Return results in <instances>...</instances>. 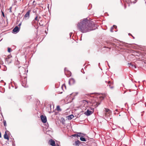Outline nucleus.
Listing matches in <instances>:
<instances>
[{
    "mask_svg": "<svg viewBox=\"0 0 146 146\" xmlns=\"http://www.w3.org/2000/svg\"><path fill=\"white\" fill-rule=\"evenodd\" d=\"M68 75H67V77H69L71 76V73L70 72H68Z\"/></svg>",
    "mask_w": 146,
    "mask_h": 146,
    "instance_id": "24",
    "label": "nucleus"
},
{
    "mask_svg": "<svg viewBox=\"0 0 146 146\" xmlns=\"http://www.w3.org/2000/svg\"><path fill=\"white\" fill-rule=\"evenodd\" d=\"M11 48H8V51L10 52H11Z\"/></svg>",
    "mask_w": 146,
    "mask_h": 146,
    "instance_id": "26",
    "label": "nucleus"
},
{
    "mask_svg": "<svg viewBox=\"0 0 146 146\" xmlns=\"http://www.w3.org/2000/svg\"><path fill=\"white\" fill-rule=\"evenodd\" d=\"M87 111L84 113V114L87 116H89L92 114L94 111V108L90 107L86 110Z\"/></svg>",
    "mask_w": 146,
    "mask_h": 146,
    "instance_id": "3",
    "label": "nucleus"
},
{
    "mask_svg": "<svg viewBox=\"0 0 146 146\" xmlns=\"http://www.w3.org/2000/svg\"><path fill=\"white\" fill-rule=\"evenodd\" d=\"M19 31V28L16 26L13 29V32H17Z\"/></svg>",
    "mask_w": 146,
    "mask_h": 146,
    "instance_id": "14",
    "label": "nucleus"
},
{
    "mask_svg": "<svg viewBox=\"0 0 146 146\" xmlns=\"http://www.w3.org/2000/svg\"><path fill=\"white\" fill-rule=\"evenodd\" d=\"M104 112L106 117H107L110 116L111 114V111L109 109L105 108Z\"/></svg>",
    "mask_w": 146,
    "mask_h": 146,
    "instance_id": "4",
    "label": "nucleus"
},
{
    "mask_svg": "<svg viewBox=\"0 0 146 146\" xmlns=\"http://www.w3.org/2000/svg\"><path fill=\"white\" fill-rule=\"evenodd\" d=\"M1 13H2V15H3V17H5V16L4 13L2 11H1Z\"/></svg>",
    "mask_w": 146,
    "mask_h": 146,
    "instance_id": "28",
    "label": "nucleus"
},
{
    "mask_svg": "<svg viewBox=\"0 0 146 146\" xmlns=\"http://www.w3.org/2000/svg\"><path fill=\"white\" fill-rule=\"evenodd\" d=\"M91 103H92V106L96 107L98 106L100 104V103L96 102H92Z\"/></svg>",
    "mask_w": 146,
    "mask_h": 146,
    "instance_id": "12",
    "label": "nucleus"
},
{
    "mask_svg": "<svg viewBox=\"0 0 146 146\" xmlns=\"http://www.w3.org/2000/svg\"><path fill=\"white\" fill-rule=\"evenodd\" d=\"M104 48H108V47H107V46H104Z\"/></svg>",
    "mask_w": 146,
    "mask_h": 146,
    "instance_id": "30",
    "label": "nucleus"
},
{
    "mask_svg": "<svg viewBox=\"0 0 146 146\" xmlns=\"http://www.w3.org/2000/svg\"><path fill=\"white\" fill-rule=\"evenodd\" d=\"M80 144V141L79 140H77L75 141V144H74V145H75L76 146H79Z\"/></svg>",
    "mask_w": 146,
    "mask_h": 146,
    "instance_id": "15",
    "label": "nucleus"
},
{
    "mask_svg": "<svg viewBox=\"0 0 146 146\" xmlns=\"http://www.w3.org/2000/svg\"><path fill=\"white\" fill-rule=\"evenodd\" d=\"M129 64L130 65L129 67H131L132 69H135L136 68V66L134 63H131Z\"/></svg>",
    "mask_w": 146,
    "mask_h": 146,
    "instance_id": "13",
    "label": "nucleus"
},
{
    "mask_svg": "<svg viewBox=\"0 0 146 146\" xmlns=\"http://www.w3.org/2000/svg\"><path fill=\"white\" fill-rule=\"evenodd\" d=\"M9 132L8 131H5V134L4 135V138L5 139H7V140H9V137L8 136V134L9 133Z\"/></svg>",
    "mask_w": 146,
    "mask_h": 146,
    "instance_id": "9",
    "label": "nucleus"
},
{
    "mask_svg": "<svg viewBox=\"0 0 146 146\" xmlns=\"http://www.w3.org/2000/svg\"><path fill=\"white\" fill-rule=\"evenodd\" d=\"M3 123L4 125L6 127L7 125V123L6 121L5 120H3Z\"/></svg>",
    "mask_w": 146,
    "mask_h": 146,
    "instance_id": "23",
    "label": "nucleus"
},
{
    "mask_svg": "<svg viewBox=\"0 0 146 146\" xmlns=\"http://www.w3.org/2000/svg\"><path fill=\"white\" fill-rule=\"evenodd\" d=\"M75 81L74 79L72 78L70 79L69 81V84L70 85H72L75 83Z\"/></svg>",
    "mask_w": 146,
    "mask_h": 146,
    "instance_id": "8",
    "label": "nucleus"
},
{
    "mask_svg": "<svg viewBox=\"0 0 146 146\" xmlns=\"http://www.w3.org/2000/svg\"><path fill=\"white\" fill-rule=\"evenodd\" d=\"M66 72H65V74H66V75H67V74H66Z\"/></svg>",
    "mask_w": 146,
    "mask_h": 146,
    "instance_id": "34",
    "label": "nucleus"
},
{
    "mask_svg": "<svg viewBox=\"0 0 146 146\" xmlns=\"http://www.w3.org/2000/svg\"><path fill=\"white\" fill-rule=\"evenodd\" d=\"M12 8V7H10L9 8V12L11 13L12 12V11H11Z\"/></svg>",
    "mask_w": 146,
    "mask_h": 146,
    "instance_id": "25",
    "label": "nucleus"
},
{
    "mask_svg": "<svg viewBox=\"0 0 146 146\" xmlns=\"http://www.w3.org/2000/svg\"><path fill=\"white\" fill-rule=\"evenodd\" d=\"M42 121L43 123H46L47 121L46 118V116L42 115L40 116Z\"/></svg>",
    "mask_w": 146,
    "mask_h": 146,
    "instance_id": "6",
    "label": "nucleus"
},
{
    "mask_svg": "<svg viewBox=\"0 0 146 146\" xmlns=\"http://www.w3.org/2000/svg\"><path fill=\"white\" fill-rule=\"evenodd\" d=\"M35 2V1H34L33 2V3H34Z\"/></svg>",
    "mask_w": 146,
    "mask_h": 146,
    "instance_id": "36",
    "label": "nucleus"
},
{
    "mask_svg": "<svg viewBox=\"0 0 146 146\" xmlns=\"http://www.w3.org/2000/svg\"><path fill=\"white\" fill-rule=\"evenodd\" d=\"M100 99L101 100H103L104 99V97L102 96H101L100 97Z\"/></svg>",
    "mask_w": 146,
    "mask_h": 146,
    "instance_id": "29",
    "label": "nucleus"
},
{
    "mask_svg": "<svg viewBox=\"0 0 146 146\" xmlns=\"http://www.w3.org/2000/svg\"><path fill=\"white\" fill-rule=\"evenodd\" d=\"M56 109L57 111H61V110L60 109V107L59 106H57V107L56 108Z\"/></svg>",
    "mask_w": 146,
    "mask_h": 146,
    "instance_id": "22",
    "label": "nucleus"
},
{
    "mask_svg": "<svg viewBox=\"0 0 146 146\" xmlns=\"http://www.w3.org/2000/svg\"><path fill=\"white\" fill-rule=\"evenodd\" d=\"M19 69L20 74H21V73H23L24 72H25V69L23 67H21L19 68Z\"/></svg>",
    "mask_w": 146,
    "mask_h": 146,
    "instance_id": "10",
    "label": "nucleus"
},
{
    "mask_svg": "<svg viewBox=\"0 0 146 146\" xmlns=\"http://www.w3.org/2000/svg\"><path fill=\"white\" fill-rule=\"evenodd\" d=\"M80 140H81V141H86V139L84 137H80Z\"/></svg>",
    "mask_w": 146,
    "mask_h": 146,
    "instance_id": "21",
    "label": "nucleus"
},
{
    "mask_svg": "<svg viewBox=\"0 0 146 146\" xmlns=\"http://www.w3.org/2000/svg\"><path fill=\"white\" fill-rule=\"evenodd\" d=\"M77 28L82 33H86L95 29L93 23L87 19H84L78 23L77 24Z\"/></svg>",
    "mask_w": 146,
    "mask_h": 146,
    "instance_id": "1",
    "label": "nucleus"
},
{
    "mask_svg": "<svg viewBox=\"0 0 146 146\" xmlns=\"http://www.w3.org/2000/svg\"><path fill=\"white\" fill-rule=\"evenodd\" d=\"M110 83V81H109L108 82V84H109Z\"/></svg>",
    "mask_w": 146,
    "mask_h": 146,
    "instance_id": "32",
    "label": "nucleus"
},
{
    "mask_svg": "<svg viewBox=\"0 0 146 146\" xmlns=\"http://www.w3.org/2000/svg\"><path fill=\"white\" fill-rule=\"evenodd\" d=\"M110 88H113V87H110Z\"/></svg>",
    "mask_w": 146,
    "mask_h": 146,
    "instance_id": "35",
    "label": "nucleus"
},
{
    "mask_svg": "<svg viewBox=\"0 0 146 146\" xmlns=\"http://www.w3.org/2000/svg\"><path fill=\"white\" fill-rule=\"evenodd\" d=\"M143 97L142 96H140L139 98L137 97L136 98V100L138 101V102H139L140 101L141 102L143 100Z\"/></svg>",
    "mask_w": 146,
    "mask_h": 146,
    "instance_id": "11",
    "label": "nucleus"
},
{
    "mask_svg": "<svg viewBox=\"0 0 146 146\" xmlns=\"http://www.w3.org/2000/svg\"><path fill=\"white\" fill-rule=\"evenodd\" d=\"M40 18V17H39V19H38V17L37 15L36 17L35 18L34 20H33V23L35 22V20L37 21H39V19Z\"/></svg>",
    "mask_w": 146,
    "mask_h": 146,
    "instance_id": "18",
    "label": "nucleus"
},
{
    "mask_svg": "<svg viewBox=\"0 0 146 146\" xmlns=\"http://www.w3.org/2000/svg\"><path fill=\"white\" fill-rule=\"evenodd\" d=\"M109 48L110 49H111V48Z\"/></svg>",
    "mask_w": 146,
    "mask_h": 146,
    "instance_id": "37",
    "label": "nucleus"
},
{
    "mask_svg": "<svg viewBox=\"0 0 146 146\" xmlns=\"http://www.w3.org/2000/svg\"><path fill=\"white\" fill-rule=\"evenodd\" d=\"M117 27L115 25H113V27H111L110 29V31L111 32H113V27L115 28H116Z\"/></svg>",
    "mask_w": 146,
    "mask_h": 146,
    "instance_id": "20",
    "label": "nucleus"
},
{
    "mask_svg": "<svg viewBox=\"0 0 146 146\" xmlns=\"http://www.w3.org/2000/svg\"><path fill=\"white\" fill-rule=\"evenodd\" d=\"M3 82V80H1V82Z\"/></svg>",
    "mask_w": 146,
    "mask_h": 146,
    "instance_id": "31",
    "label": "nucleus"
},
{
    "mask_svg": "<svg viewBox=\"0 0 146 146\" xmlns=\"http://www.w3.org/2000/svg\"><path fill=\"white\" fill-rule=\"evenodd\" d=\"M48 143L49 144L52 146H56L55 141L52 139L49 140Z\"/></svg>",
    "mask_w": 146,
    "mask_h": 146,
    "instance_id": "7",
    "label": "nucleus"
},
{
    "mask_svg": "<svg viewBox=\"0 0 146 146\" xmlns=\"http://www.w3.org/2000/svg\"><path fill=\"white\" fill-rule=\"evenodd\" d=\"M80 108L83 112L86 111L90 107L88 106V102L86 100H83L80 102Z\"/></svg>",
    "mask_w": 146,
    "mask_h": 146,
    "instance_id": "2",
    "label": "nucleus"
},
{
    "mask_svg": "<svg viewBox=\"0 0 146 146\" xmlns=\"http://www.w3.org/2000/svg\"><path fill=\"white\" fill-rule=\"evenodd\" d=\"M56 146H59V145L58 144H57V145H56Z\"/></svg>",
    "mask_w": 146,
    "mask_h": 146,
    "instance_id": "33",
    "label": "nucleus"
},
{
    "mask_svg": "<svg viewBox=\"0 0 146 146\" xmlns=\"http://www.w3.org/2000/svg\"><path fill=\"white\" fill-rule=\"evenodd\" d=\"M85 134L83 133H78L77 134V137H83L84 136Z\"/></svg>",
    "mask_w": 146,
    "mask_h": 146,
    "instance_id": "16",
    "label": "nucleus"
},
{
    "mask_svg": "<svg viewBox=\"0 0 146 146\" xmlns=\"http://www.w3.org/2000/svg\"><path fill=\"white\" fill-rule=\"evenodd\" d=\"M72 136L73 137H77V134H74L72 135Z\"/></svg>",
    "mask_w": 146,
    "mask_h": 146,
    "instance_id": "27",
    "label": "nucleus"
},
{
    "mask_svg": "<svg viewBox=\"0 0 146 146\" xmlns=\"http://www.w3.org/2000/svg\"><path fill=\"white\" fill-rule=\"evenodd\" d=\"M5 60L7 62H8L9 61V63H11V60H10L9 58V57H7V58H5ZM8 63V62H7Z\"/></svg>",
    "mask_w": 146,
    "mask_h": 146,
    "instance_id": "19",
    "label": "nucleus"
},
{
    "mask_svg": "<svg viewBox=\"0 0 146 146\" xmlns=\"http://www.w3.org/2000/svg\"><path fill=\"white\" fill-rule=\"evenodd\" d=\"M31 12V10H29L28 11L27 13H26V14L24 15L23 19L24 20H27L30 17V14Z\"/></svg>",
    "mask_w": 146,
    "mask_h": 146,
    "instance_id": "5",
    "label": "nucleus"
},
{
    "mask_svg": "<svg viewBox=\"0 0 146 146\" xmlns=\"http://www.w3.org/2000/svg\"><path fill=\"white\" fill-rule=\"evenodd\" d=\"M74 117L73 115H71L68 116V119L69 120H70Z\"/></svg>",
    "mask_w": 146,
    "mask_h": 146,
    "instance_id": "17",
    "label": "nucleus"
}]
</instances>
